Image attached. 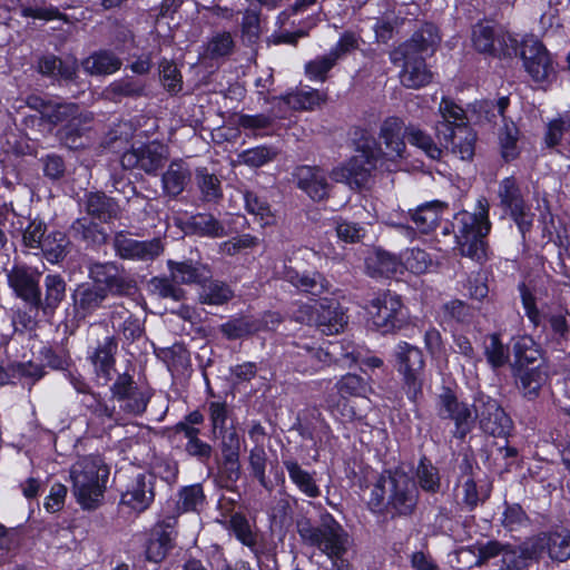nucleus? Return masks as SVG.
<instances>
[{"label":"nucleus","mask_w":570,"mask_h":570,"mask_svg":"<svg viewBox=\"0 0 570 570\" xmlns=\"http://www.w3.org/2000/svg\"><path fill=\"white\" fill-rule=\"evenodd\" d=\"M405 141L424 151V154L433 160H439L442 156V149L435 144L433 138L424 130L413 125L404 128L400 141L394 139V150H396L399 155L401 153L400 145L404 146Z\"/></svg>","instance_id":"30"},{"label":"nucleus","mask_w":570,"mask_h":570,"mask_svg":"<svg viewBox=\"0 0 570 570\" xmlns=\"http://www.w3.org/2000/svg\"><path fill=\"white\" fill-rule=\"evenodd\" d=\"M298 533L305 544L317 548L327 558H337L347 552L348 534L332 517L318 527L301 523Z\"/></svg>","instance_id":"7"},{"label":"nucleus","mask_w":570,"mask_h":570,"mask_svg":"<svg viewBox=\"0 0 570 570\" xmlns=\"http://www.w3.org/2000/svg\"><path fill=\"white\" fill-rule=\"evenodd\" d=\"M298 357L304 361L297 363V367L302 372H315L322 367L323 364L331 362V353L324 351L322 347L311 346L303 344L298 346L296 352Z\"/></svg>","instance_id":"46"},{"label":"nucleus","mask_w":570,"mask_h":570,"mask_svg":"<svg viewBox=\"0 0 570 570\" xmlns=\"http://www.w3.org/2000/svg\"><path fill=\"white\" fill-rule=\"evenodd\" d=\"M517 548V544H512L509 542H501L497 539L488 540L485 542H476L475 544V566L482 567L487 564L490 560L501 557L503 559V554L508 551Z\"/></svg>","instance_id":"50"},{"label":"nucleus","mask_w":570,"mask_h":570,"mask_svg":"<svg viewBox=\"0 0 570 570\" xmlns=\"http://www.w3.org/2000/svg\"><path fill=\"white\" fill-rule=\"evenodd\" d=\"M513 363L511 368L517 367H531L535 366L541 358V350L535 344L533 338L528 335H522L513 338L512 344Z\"/></svg>","instance_id":"36"},{"label":"nucleus","mask_w":570,"mask_h":570,"mask_svg":"<svg viewBox=\"0 0 570 570\" xmlns=\"http://www.w3.org/2000/svg\"><path fill=\"white\" fill-rule=\"evenodd\" d=\"M94 284L106 288V293L122 295L132 288V281L124 268L115 263H95L89 268Z\"/></svg>","instance_id":"19"},{"label":"nucleus","mask_w":570,"mask_h":570,"mask_svg":"<svg viewBox=\"0 0 570 570\" xmlns=\"http://www.w3.org/2000/svg\"><path fill=\"white\" fill-rule=\"evenodd\" d=\"M279 322L278 316L269 313L264 316V320L242 316L232 318L220 326V332L228 340H237L262 330H274L275 325Z\"/></svg>","instance_id":"24"},{"label":"nucleus","mask_w":570,"mask_h":570,"mask_svg":"<svg viewBox=\"0 0 570 570\" xmlns=\"http://www.w3.org/2000/svg\"><path fill=\"white\" fill-rule=\"evenodd\" d=\"M365 265L366 271L371 276H384L387 275L391 269L392 257L389 253L376 248L367 255L365 258Z\"/></svg>","instance_id":"63"},{"label":"nucleus","mask_w":570,"mask_h":570,"mask_svg":"<svg viewBox=\"0 0 570 570\" xmlns=\"http://www.w3.org/2000/svg\"><path fill=\"white\" fill-rule=\"evenodd\" d=\"M439 111L442 120L436 125H448L449 127L461 126V124L469 125L466 110L451 97L441 98Z\"/></svg>","instance_id":"49"},{"label":"nucleus","mask_w":570,"mask_h":570,"mask_svg":"<svg viewBox=\"0 0 570 570\" xmlns=\"http://www.w3.org/2000/svg\"><path fill=\"white\" fill-rule=\"evenodd\" d=\"M308 323L314 324L323 334L333 335L340 333L347 323L342 308L335 302H320L314 306L305 305L302 308Z\"/></svg>","instance_id":"16"},{"label":"nucleus","mask_w":570,"mask_h":570,"mask_svg":"<svg viewBox=\"0 0 570 570\" xmlns=\"http://www.w3.org/2000/svg\"><path fill=\"white\" fill-rule=\"evenodd\" d=\"M276 155V150L272 147L257 146L239 154L238 161L249 167H262L272 161Z\"/></svg>","instance_id":"58"},{"label":"nucleus","mask_w":570,"mask_h":570,"mask_svg":"<svg viewBox=\"0 0 570 570\" xmlns=\"http://www.w3.org/2000/svg\"><path fill=\"white\" fill-rule=\"evenodd\" d=\"M435 134L441 146L450 149L462 160H472L475 154L476 131L470 125L449 127L435 125Z\"/></svg>","instance_id":"14"},{"label":"nucleus","mask_w":570,"mask_h":570,"mask_svg":"<svg viewBox=\"0 0 570 570\" xmlns=\"http://www.w3.org/2000/svg\"><path fill=\"white\" fill-rule=\"evenodd\" d=\"M109 470L99 455L78 459L70 469L72 492L83 509H96L104 498Z\"/></svg>","instance_id":"4"},{"label":"nucleus","mask_w":570,"mask_h":570,"mask_svg":"<svg viewBox=\"0 0 570 570\" xmlns=\"http://www.w3.org/2000/svg\"><path fill=\"white\" fill-rule=\"evenodd\" d=\"M544 552L542 539L523 541L492 563L490 570H530L540 561Z\"/></svg>","instance_id":"17"},{"label":"nucleus","mask_w":570,"mask_h":570,"mask_svg":"<svg viewBox=\"0 0 570 570\" xmlns=\"http://www.w3.org/2000/svg\"><path fill=\"white\" fill-rule=\"evenodd\" d=\"M386 478L382 476L371 489L367 507L370 511L379 518L387 511L391 497H386L385 490Z\"/></svg>","instance_id":"61"},{"label":"nucleus","mask_w":570,"mask_h":570,"mask_svg":"<svg viewBox=\"0 0 570 570\" xmlns=\"http://www.w3.org/2000/svg\"><path fill=\"white\" fill-rule=\"evenodd\" d=\"M38 70L41 75L58 81H72L78 71V62L75 57L59 58L47 55L39 59Z\"/></svg>","instance_id":"27"},{"label":"nucleus","mask_w":570,"mask_h":570,"mask_svg":"<svg viewBox=\"0 0 570 570\" xmlns=\"http://www.w3.org/2000/svg\"><path fill=\"white\" fill-rule=\"evenodd\" d=\"M196 181L204 200L214 202L222 197L219 179L208 173L206 168H198L196 170Z\"/></svg>","instance_id":"57"},{"label":"nucleus","mask_w":570,"mask_h":570,"mask_svg":"<svg viewBox=\"0 0 570 570\" xmlns=\"http://www.w3.org/2000/svg\"><path fill=\"white\" fill-rule=\"evenodd\" d=\"M66 296V282L59 274H48L45 278V299L39 308L45 315H51Z\"/></svg>","instance_id":"40"},{"label":"nucleus","mask_w":570,"mask_h":570,"mask_svg":"<svg viewBox=\"0 0 570 570\" xmlns=\"http://www.w3.org/2000/svg\"><path fill=\"white\" fill-rule=\"evenodd\" d=\"M116 341L112 337L107 336L101 343H99L94 353L90 355V361L95 367L97 376L104 379L105 382L111 380L116 362Z\"/></svg>","instance_id":"32"},{"label":"nucleus","mask_w":570,"mask_h":570,"mask_svg":"<svg viewBox=\"0 0 570 570\" xmlns=\"http://www.w3.org/2000/svg\"><path fill=\"white\" fill-rule=\"evenodd\" d=\"M462 503L470 512L474 511L479 504L484 503L490 498V490L485 492L482 489L479 490L474 478H468L462 483Z\"/></svg>","instance_id":"62"},{"label":"nucleus","mask_w":570,"mask_h":570,"mask_svg":"<svg viewBox=\"0 0 570 570\" xmlns=\"http://www.w3.org/2000/svg\"><path fill=\"white\" fill-rule=\"evenodd\" d=\"M235 42L229 32H217L207 41L204 55L210 59L227 57L233 52Z\"/></svg>","instance_id":"54"},{"label":"nucleus","mask_w":570,"mask_h":570,"mask_svg":"<svg viewBox=\"0 0 570 570\" xmlns=\"http://www.w3.org/2000/svg\"><path fill=\"white\" fill-rule=\"evenodd\" d=\"M440 41L439 28L432 22H425L410 39L394 47V66L402 60L397 77L403 87L420 89L432 82L433 73L426 65V57L435 52Z\"/></svg>","instance_id":"2"},{"label":"nucleus","mask_w":570,"mask_h":570,"mask_svg":"<svg viewBox=\"0 0 570 570\" xmlns=\"http://www.w3.org/2000/svg\"><path fill=\"white\" fill-rule=\"evenodd\" d=\"M501 525L509 532L519 531L530 524V518L520 503L504 501Z\"/></svg>","instance_id":"52"},{"label":"nucleus","mask_w":570,"mask_h":570,"mask_svg":"<svg viewBox=\"0 0 570 570\" xmlns=\"http://www.w3.org/2000/svg\"><path fill=\"white\" fill-rule=\"evenodd\" d=\"M448 208V203L434 199L419 205L414 210L410 209L409 215L415 229L428 235L439 226L442 215Z\"/></svg>","instance_id":"25"},{"label":"nucleus","mask_w":570,"mask_h":570,"mask_svg":"<svg viewBox=\"0 0 570 570\" xmlns=\"http://www.w3.org/2000/svg\"><path fill=\"white\" fill-rule=\"evenodd\" d=\"M417 479V488L426 493L436 494L441 490V476L439 469L432 463L430 459L423 455L417 463L415 470Z\"/></svg>","instance_id":"43"},{"label":"nucleus","mask_w":570,"mask_h":570,"mask_svg":"<svg viewBox=\"0 0 570 570\" xmlns=\"http://www.w3.org/2000/svg\"><path fill=\"white\" fill-rule=\"evenodd\" d=\"M499 206L510 216L519 232L524 236L531 230L532 215L522 194L518 179L511 175L500 180L498 186Z\"/></svg>","instance_id":"11"},{"label":"nucleus","mask_w":570,"mask_h":570,"mask_svg":"<svg viewBox=\"0 0 570 570\" xmlns=\"http://www.w3.org/2000/svg\"><path fill=\"white\" fill-rule=\"evenodd\" d=\"M518 291L524 314L539 337L554 351L564 352L570 345V324L568 309L539 308L534 292L524 283L518 284Z\"/></svg>","instance_id":"3"},{"label":"nucleus","mask_w":570,"mask_h":570,"mask_svg":"<svg viewBox=\"0 0 570 570\" xmlns=\"http://www.w3.org/2000/svg\"><path fill=\"white\" fill-rule=\"evenodd\" d=\"M154 498V476L139 473L127 485L126 491L121 494L120 502L130 510L140 513L149 508Z\"/></svg>","instance_id":"22"},{"label":"nucleus","mask_w":570,"mask_h":570,"mask_svg":"<svg viewBox=\"0 0 570 570\" xmlns=\"http://www.w3.org/2000/svg\"><path fill=\"white\" fill-rule=\"evenodd\" d=\"M336 61V53L331 51L327 55L316 57L305 66L306 75L311 80L324 81Z\"/></svg>","instance_id":"59"},{"label":"nucleus","mask_w":570,"mask_h":570,"mask_svg":"<svg viewBox=\"0 0 570 570\" xmlns=\"http://www.w3.org/2000/svg\"><path fill=\"white\" fill-rule=\"evenodd\" d=\"M175 282L165 277H154L150 287L154 294L161 298H170L179 302L184 298V291L174 284Z\"/></svg>","instance_id":"64"},{"label":"nucleus","mask_w":570,"mask_h":570,"mask_svg":"<svg viewBox=\"0 0 570 570\" xmlns=\"http://www.w3.org/2000/svg\"><path fill=\"white\" fill-rule=\"evenodd\" d=\"M520 130L514 122L504 124L499 131L500 156L505 164H510L518 159L521 155L519 147Z\"/></svg>","instance_id":"42"},{"label":"nucleus","mask_w":570,"mask_h":570,"mask_svg":"<svg viewBox=\"0 0 570 570\" xmlns=\"http://www.w3.org/2000/svg\"><path fill=\"white\" fill-rule=\"evenodd\" d=\"M199 301L208 305H223L234 295L232 288L224 282L212 279L200 284Z\"/></svg>","instance_id":"45"},{"label":"nucleus","mask_w":570,"mask_h":570,"mask_svg":"<svg viewBox=\"0 0 570 570\" xmlns=\"http://www.w3.org/2000/svg\"><path fill=\"white\" fill-rule=\"evenodd\" d=\"M68 244L69 240L65 233L53 230L43 238L41 250L48 262L57 264L66 257Z\"/></svg>","instance_id":"48"},{"label":"nucleus","mask_w":570,"mask_h":570,"mask_svg":"<svg viewBox=\"0 0 570 570\" xmlns=\"http://www.w3.org/2000/svg\"><path fill=\"white\" fill-rule=\"evenodd\" d=\"M474 406L475 402L470 404L460 397V387L455 382L442 384L434 399L436 415L453 424L451 435L461 442L465 441L475 426Z\"/></svg>","instance_id":"5"},{"label":"nucleus","mask_w":570,"mask_h":570,"mask_svg":"<svg viewBox=\"0 0 570 570\" xmlns=\"http://www.w3.org/2000/svg\"><path fill=\"white\" fill-rule=\"evenodd\" d=\"M511 372L517 390L527 401L539 399L542 387L549 380L548 366L544 362H539L531 367L511 368Z\"/></svg>","instance_id":"20"},{"label":"nucleus","mask_w":570,"mask_h":570,"mask_svg":"<svg viewBox=\"0 0 570 570\" xmlns=\"http://www.w3.org/2000/svg\"><path fill=\"white\" fill-rule=\"evenodd\" d=\"M51 110L48 112L46 120L57 125L67 122V129L72 132L77 131V127L83 121L90 120L89 115H82L79 106L73 102H59L52 100Z\"/></svg>","instance_id":"33"},{"label":"nucleus","mask_w":570,"mask_h":570,"mask_svg":"<svg viewBox=\"0 0 570 570\" xmlns=\"http://www.w3.org/2000/svg\"><path fill=\"white\" fill-rule=\"evenodd\" d=\"M283 464L288 473L289 480L296 488L308 498L321 495V489L316 483L314 474L304 470L295 460H284Z\"/></svg>","instance_id":"39"},{"label":"nucleus","mask_w":570,"mask_h":570,"mask_svg":"<svg viewBox=\"0 0 570 570\" xmlns=\"http://www.w3.org/2000/svg\"><path fill=\"white\" fill-rule=\"evenodd\" d=\"M71 297L76 311L86 316L101 306L107 293L100 285L83 283L77 286Z\"/></svg>","instance_id":"29"},{"label":"nucleus","mask_w":570,"mask_h":570,"mask_svg":"<svg viewBox=\"0 0 570 570\" xmlns=\"http://www.w3.org/2000/svg\"><path fill=\"white\" fill-rule=\"evenodd\" d=\"M548 554L553 561L564 562L570 559V531L551 532L544 543Z\"/></svg>","instance_id":"51"},{"label":"nucleus","mask_w":570,"mask_h":570,"mask_svg":"<svg viewBox=\"0 0 570 570\" xmlns=\"http://www.w3.org/2000/svg\"><path fill=\"white\" fill-rule=\"evenodd\" d=\"M283 278L298 291L314 296L322 295L330 289V283L318 272L299 273L292 267H285Z\"/></svg>","instance_id":"28"},{"label":"nucleus","mask_w":570,"mask_h":570,"mask_svg":"<svg viewBox=\"0 0 570 570\" xmlns=\"http://www.w3.org/2000/svg\"><path fill=\"white\" fill-rule=\"evenodd\" d=\"M168 148L158 142L132 145L121 156L120 163L125 169H139L147 175H156L168 159Z\"/></svg>","instance_id":"13"},{"label":"nucleus","mask_w":570,"mask_h":570,"mask_svg":"<svg viewBox=\"0 0 570 570\" xmlns=\"http://www.w3.org/2000/svg\"><path fill=\"white\" fill-rule=\"evenodd\" d=\"M419 497L416 481L400 468H394V518L412 515Z\"/></svg>","instance_id":"21"},{"label":"nucleus","mask_w":570,"mask_h":570,"mask_svg":"<svg viewBox=\"0 0 570 570\" xmlns=\"http://www.w3.org/2000/svg\"><path fill=\"white\" fill-rule=\"evenodd\" d=\"M190 178L188 165L181 159H175L161 176L163 190L170 197H177L184 191Z\"/></svg>","instance_id":"31"},{"label":"nucleus","mask_w":570,"mask_h":570,"mask_svg":"<svg viewBox=\"0 0 570 570\" xmlns=\"http://www.w3.org/2000/svg\"><path fill=\"white\" fill-rule=\"evenodd\" d=\"M397 347V371L402 375V390L410 402L416 404L423 394V384L420 377L425 364L423 353L407 342L399 343Z\"/></svg>","instance_id":"9"},{"label":"nucleus","mask_w":570,"mask_h":570,"mask_svg":"<svg viewBox=\"0 0 570 570\" xmlns=\"http://www.w3.org/2000/svg\"><path fill=\"white\" fill-rule=\"evenodd\" d=\"M356 151V155L334 167L330 174L334 181L345 184L352 189H361L366 186L371 171L376 166L381 149L372 140L358 146Z\"/></svg>","instance_id":"6"},{"label":"nucleus","mask_w":570,"mask_h":570,"mask_svg":"<svg viewBox=\"0 0 570 570\" xmlns=\"http://www.w3.org/2000/svg\"><path fill=\"white\" fill-rule=\"evenodd\" d=\"M294 179L299 189L306 193L313 200H323L327 197L330 185L325 171L316 166H298Z\"/></svg>","instance_id":"23"},{"label":"nucleus","mask_w":570,"mask_h":570,"mask_svg":"<svg viewBox=\"0 0 570 570\" xmlns=\"http://www.w3.org/2000/svg\"><path fill=\"white\" fill-rule=\"evenodd\" d=\"M325 101L326 94L312 88L297 90L281 98V102L296 110H313Z\"/></svg>","instance_id":"44"},{"label":"nucleus","mask_w":570,"mask_h":570,"mask_svg":"<svg viewBox=\"0 0 570 570\" xmlns=\"http://www.w3.org/2000/svg\"><path fill=\"white\" fill-rule=\"evenodd\" d=\"M41 272L26 265H14L7 272L9 286L16 295L30 305V312L39 309Z\"/></svg>","instance_id":"15"},{"label":"nucleus","mask_w":570,"mask_h":570,"mask_svg":"<svg viewBox=\"0 0 570 570\" xmlns=\"http://www.w3.org/2000/svg\"><path fill=\"white\" fill-rule=\"evenodd\" d=\"M471 41L475 51L491 58H513L519 55L518 40L489 22L479 21L472 27Z\"/></svg>","instance_id":"8"},{"label":"nucleus","mask_w":570,"mask_h":570,"mask_svg":"<svg viewBox=\"0 0 570 570\" xmlns=\"http://www.w3.org/2000/svg\"><path fill=\"white\" fill-rule=\"evenodd\" d=\"M520 58L524 70L534 82L550 85L557 80L558 71L553 58L542 41L532 40L530 45L524 42Z\"/></svg>","instance_id":"12"},{"label":"nucleus","mask_w":570,"mask_h":570,"mask_svg":"<svg viewBox=\"0 0 570 570\" xmlns=\"http://www.w3.org/2000/svg\"><path fill=\"white\" fill-rule=\"evenodd\" d=\"M121 65V59L108 50L96 51L81 61L82 69L91 76L115 73Z\"/></svg>","instance_id":"35"},{"label":"nucleus","mask_w":570,"mask_h":570,"mask_svg":"<svg viewBox=\"0 0 570 570\" xmlns=\"http://www.w3.org/2000/svg\"><path fill=\"white\" fill-rule=\"evenodd\" d=\"M474 416L480 430L493 438L507 439L513 430V421L500 402L484 393L475 396Z\"/></svg>","instance_id":"10"},{"label":"nucleus","mask_w":570,"mask_h":570,"mask_svg":"<svg viewBox=\"0 0 570 570\" xmlns=\"http://www.w3.org/2000/svg\"><path fill=\"white\" fill-rule=\"evenodd\" d=\"M244 200L247 212L258 217L263 226L273 224L274 216L269 205L264 199L259 198L255 193L247 191L244 195Z\"/></svg>","instance_id":"60"},{"label":"nucleus","mask_w":570,"mask_h":570,"mask_svg":"<svg viewBox=\"0 0 570 570\" xmlns=\"http://www.w3.org/2000/svg\"><path fill=\"white\" fill-rule=\"evenodd\" d=\"M489 212V202L481 196L473 213L460 210L454 215V222L446 220L441 226L443 236L453 234L459 255L480 266H483L492 254L488 238L492 229Z\"/></svg>","instance_id":"1"},{"label":"nucleus","mask_w":570,"mask_h":570,"mask_svg":"<svg viewBox=\"0 0 570 570\" xmlns=\"http://www.w3.org/2000/svg\"><path fill=\"white\" fill-rule=\"evenodd\" d=\"M570 131V117L559 116L551 119L546 127L543 142L547 148L556 149L561 145L563 136Z\"/></svg>","instance_id":"55"},{"label":"nucleus","mask_w":570,"mask_h":570,"mask_svg":"<svg viewBox=\"0 0 570 570\" xmlns=\"http://www.w3.org/2000/svg\"><path fill=\"white\" fill-rule=\"evenodd\" d=\"M85 207L88 215L102 223L117 218L119 214L117 203L102 193H90L86 195Z\"/></svg>","instance_id":"38"},{"label":"nucleus","mask_w":570,"mask_h":570,"mask_svg":"<svg viewBox=\"0 0 570 570\" xmlns=\"http://www.w3.org/2000/svg\"><path fill=\"white\" fill-rule=\"evenodd\" d=\"M433 265L431 255L420 247H411L394 254V274L409 272L413 275H422L429 272Z\"/></svg>","instance_id":"26"},{"label":"nucleus","mask_w":570,"mask_h":570,"mask_svg":"<svg viewBox=\"0 0 570 570\" xmlns=\"http://www.w3.org/2000/svg\"><path fill=\"white\" fill-rule=\"evenodd\" d=\"M114 247L124 259L148 262L154 261L164 252L160 238L138 240L120 232L114 238Z\"/></svg>","instance_id":"18"},{"label":"nucleus","mask_w":570,"mask_h":570,"mask_svg":"<svg viewBox=\"0 0 570 570\" xmlns=\"http://www.w3.org/2000/svg\"><path fill=\"white\" fill-rule=\"evenodd\" d=\"M191 226L195 233L200 236L217 238L226 235L224 225L209 214H198L194 216Z\"/></svg>","instance_id":"56"},{"label":"nucleus","mask_w":570,"mask_h":570,"mask_svg":"<svg viewBox=\"0 0 570 570\" xmlns=\"http://www.w3.org/2000/svg\"><path fill=\"white\" fill-rule=\"evenodd\" d=\"M170 277L178 284H202L209 277V271L200 264L167 261Z\"/></svg>","instance_id":"37"},{"label":"nucleus","mask_w":570,"mask_h":570,"mask_svg":"<svg viewBox=\"0 0 570 570\" xmlns=\"http://www.w3.org/2000/svg\"><path fill=\"white\" fill-rule=\"evenodd\" d=\"M205 504V494L200 484L184 487L179 491L177 509L181 512H197Z\"/></svg>","instance_id":"53"},{"label":"nucleus","mask_w":570,"mask_h":570,"mask_svg":"<svg viewBox=\"0 0 570 570\" xmlns=\"http://www.w3.org/2000/svg\"><path fill=\"white\" fill-rule=\"evenodd\" d=\"M341 399L367 397L372 387L366 380L356 374L343 375L335 384Z\"/></svg>","instance_id":"47"},{"label":"nucleus","mask_w":570,"mask_h":570,"mask_svg":"<svg viewBox=\"0 0 570 570\" xmlns=\"http://www.w3.org/2000/svg\"><path fill=\"white\" fill-rule=\"evenodd\" d=\"M484 356L487 363L492 370L504 367L510 361V351L508 345L502 341L500 332H493L484 338Z\"/></svg>","instance_id":"41"},{"label":"nucleus","mask_w":570,"mask_h":570,"mask_svg":"<svg viewBox=\"0 0 570 570\" xmlns=\"http://www.w3.org/2000/svg\"><path fill=\"white\" fill-rule=\"evenodd\" d=\"M175 538L174 528L170 524H158L146 548V557L151 562H160L173 548Z\"/></svg>","instance_id":"34"}]
</instances>
